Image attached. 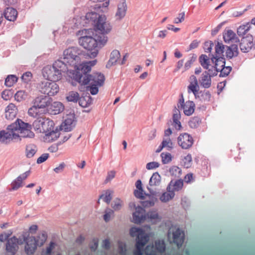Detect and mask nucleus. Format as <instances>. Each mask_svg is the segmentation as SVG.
Here are the masks:
<instances>
[{"mask_svg":"<svg viewBox=\"0 0 255 255\" xmlns=\"http://www.w3.org/2000/svg\"><path fill=\"white\" fill-rule=\"evenodd\" d=\"M212 77H210L206 72H204L199 79L201 86L205 89L209 88L211 86Z\"/></svg>","mask_w":255,"mask_h":255,"instance_id":"obj_26","label":"nucleus"},{"mask_svg":"<svg viewBox=\"0 0 255 255\" xmlns=\"http://www.w3.org/2000/svg\"><path fill=\"white\" fill-rule=\"evenodd\" d=\"M188 93H193L195 99H197L199 97V93H200L199 91V87L198 84L190 83L187 87Z\"/></svg>","mask_w":255,"mask_h":255,"instance_id":"obj_37","label":"nucleus"},{"mask_svg":"<svg viewBox=\"0 0 255 255\" xmlns=\"http://www.w3.org/2000/svg\"><path fill=\"white\" fill-rule=\"evenodd\" d=\"M86 77V79L83 80L81 85H89L87 86V90L90 91L93 95L97 94L99 91L98 87L103 86L105 80L104 75L101 73L96 72Z\"/></svg>","mask_w":255,"mask_h":255,"instance_id":"obj_5","label":"nucleus"},{"mask_svg":"<svg viewBox=\"0 0 255 255\" xmlns=\"http://www.w3.org/2000/svg\"><path fill=\"white\" fill-rule=\"evenodd\" d=\"M66 99L69 102H73L74 103H76L79 100V103L80 105L82 106V107H86L87 106V104H85V105L84 106L82 105V99L79 98V95L76 92H70L68 93V96L66 97Z\"/></svg>","mask_w":255,"mask_h":255,"instance_id":"obj_31","label":"nucleus"},{"mask_svg":"<svg viewBox=\"0 0 255 255\" xmlns=\"http://www.w3.org/2000/svg\"><path fill=\"white\" fill-rule=\"evenodd\" d=\"M253 36L251 34H248L243 37L240 43V48L242 52L247 53L249 52L253 46Z\"/></svg>","mask_w":255,"mask_h":255,"instance_id":"obj_13","label":"nucleus"},{"mask_svg":"<svg viewBox=\"0 0 255 255\" xmlns=\"http://www.w3.org/2000/svg\"><path fill=\"white\" fill-rule=\"evenodd\" d=\"M146 216L151 220L156 221L157 220H160L159 216L156 211H151L148 212L146 215Z\"/></svg>","mask_w":255,"mask_h":255,"instance_id":"obj_55","label":"nucleus"},{"mask_svg":"<svg viewBox=\"0 0 255 255\" xmlns=\"http://www.w3.org/2000/svg\"><path fill=\"white\" fill-rule=\"evenodd\" d=\"M144 231V230L141 228L132 227L129 230V234L132 237H136L137 238L139 236V234H141Z\"/></svg>","mask_w":255,"mask_h":255,"instance_id":"obj_51","label":"nucleus"},{"mask_svg":"<svg viewBox=\"0 0 255 255\" xmlns=\"http://www.w3.org/2000/svg\"><path fill=\"white\" fill-rule=\"evenodd\" d=\"M61 59L55 61L52 66H47L43 69V76L51 81H58L61 79L63 73H66L68 76L70 69H68Z\"/></svg>","mask_w":255,"mask_h":255,"instance_id":"obj_2","label":"nucleus"},{"mask_svg":"<svg viewBox=\"0 0 255 255\" xmlns=\"http://www.w3.org/2000/svg\"><path fill=\"white\" fill-rule=\"evenodd\" d=\"M44 121V118L43 117H38L32 124V126L35 131L37 132L40 133V130H41L42 124Z\"/></svg>","mask_w":255,"mask_h":255,"instance_id":"obj_41","label":"nucleus"},{"mask_svg":"<svg viewBox=\"0 0 255 255\" xmlns=\"http://www.w3.org/2000/svg\"><path fill=\"white\" fill-rule=\"evenodd\" d=\"M201 123V119L198 117L192 118L188 122L189 127L192 128H197Z\"/></svg>","mask_w":255,"mask_h":255,"instance_id":"obj_46","label":"nucleus"},{"mask_svg":"<svg viewBox=\"0 0 255 255\" xmlns=\"http://www.w3.org/2000/svg\"><path fill=\"white\" fill-rule=\"evenodd\" d=\"M183 186V180L181 178L174 181L172 180L167 186L168 189H171V191H178L182 189Z\"/></svg>","mask_w":255,"mask_h":255,"instance_id":"obj_27","label":"nucleus"},{"mask_svg":"<svg viewBox=\"0 0 255 255\" xmlns=\"http://www.w3.org/2000/svg\"><path fill=\"white\" fill-rule=\"evenodd\" d=\"M178 145L182 148L187 149L193 145L194 140L191 135L187 133H183L179 135L177 138Z\"/></svg>","mask_w":255,"mask_h":255,"instance_id":"obj_10","label":"nucleus"},{"mask_svg":"<svg viewBox=\"0 0 255 255\" xmlns=\"http://www.w3.org/2000/svg\"><path fill=\"white\" fill-rule=\"evenodd\" d=\"M113 192L110 190H107L105 193L100 196V198L102 199L104 202L107 204H109L112 199V194Z\"/></svg>","mask_w":255,"mask_h":255,"instance_id":"obj_45","label":"nucleus"},{"mask_svg":"<svg viewBox=\"0 0 255 255\" xmlns=\"http://www.w3.org/2000/svg\"><path fill=\"white\" fill-rule=\"evenodd\" d=\"M31 128V125L23 122L20 119H17L7 127V129L12 132L19 130L21 134L20 136L23 137H32L34 136V133L30 131Z\"/></svg>","mask_w":255,"mask_h":255,"instance_id":"obj_7","label":"nucleus"},{"mask_svg":"<svg viewBox=\"0 0 255 255\" xmlns=\"http://www.w3.org/2000/svg\"><path fill=\"white\" fill-rule=\"evenodd\" d=\"M155 247L156 250L160 253L164 252L165 250V246L164 241H158L155 242Z\"/></svg>","mask_w":255,"mask_h":255,"instance_id":"obj_57","label":"nucleus"},{"mask_svg":"<svg viewBox=\"0 0 255 255\" xmlns=\"http://www.w3.org/2000/svg\"><path fill=\"white\" fill-rule=\"evenodd\" d=\"M161 157L162 158V162L163 164L168 163L172 160L171 155L169 153H162L161 154Z\"/></svg>","mask_w":255,"mask_h":255,"instance_id":"obj_60","label":"nucleus"},{"mask_svg":"<svg viewBox=\"0 0 255 255\" xmlns=\"http://www.w3.org/2000/svg\"><path fill=\"white\" fill-rule=\"evenodd\" d=\"M82 32V34H85V35L79 38L80 45L90 51L88 55L91 58L96 57L98 53L96 48L98 45L100 47H103L107 42L108 37L105 35L106 33L101 32L99 34H96L95 37H93L91 35H87L90 34V32H93L92 29H84Z\"/></svg>","mask_w":255,"mask_h":255,"instance_id":"obj_1","label":"nucleus"},{"mask_svg":"<svg viewBox=\"0 0 255 255\" xmlns=\"http://www.w3.org/2000/svg\"><path fill=\"white\" fill-rule=\"evenodd\" d=\"M52 102V99L46 96H40L35 98L33 102V104H35L37 107L40 109H43L46 107H49L51 103Z\"/></svg>","mask_w":255,"mask_h":255,"instance_id":"obj_16","label":"nucleus"},{"mask_svg":"<svg viewBox=\"0 0 255 255\" xmlns=\"http://www.w3.org/2000/svg\"><path fill=\"white\" fill-rule=\"evenodd\" d=\"M120 57V52L117 50H113L111 53L110 58L106 65V67H108V66H111L114 64H115Z\"/></svg>","mask_w":255,"mask_h":255,"instance_id":"obj_33","label":"nucleus"},{"mask_svg":"<svg viewBox=\"0 0 255 255\" xmlns=\"http://www.w3.org/2000/svg\"><path fill=\"white\" fill-rule=\"evenodd\" d=\"M149 236L145 231L139 234L136 238L135 248L133 251L134 255H142L144 247L149 241Z\"/></svg>","mask_w":255,"mask_h":255,"instance_id":"obj_9","label":"nucleus"},{"mask_svg":"<svg viewBox=\"0 0 255 255\" xmlns=\"http://www.w3.org/2000/svg\"><path fill=\"white\" fill-rule=\"evenodd\" d=\"M76 121L74 116L67 117L63 123V127L65 131H70L75 127Z\"/></svg>","mask_w":255,"mask_h":255,"instance_id":"obj_25","label":"nucleus"},{"mask_svg":"<svg viewBox=\"0 0 255 255\" xmlns=\"http://www.w3.org/2000/svg\"><path fill=\"white\" fill-rule=\"evenodd\" d=\"M173 240L178 248L182 246L184 241V234L179 228L173 233Z\"/></svg>","mask_w":255,"mask_h":255,"instance_id":"obj_20","label":"nucleus"},{"mask_svg":"<svg viewBox=\"0 0 255 255\" xmlns=\"http://www.w3.org/2000/svg\"><path fill=\"white\" fill-rule=\"evenodd\" d=\"M3 15L7 20L13 21L17 17V12L15 9L8 7L5 9Z\"/></svg>","mask_w":255,"mask_h":255,"instance_id":"obj_28","label":"nucleus"},{"mask_svg":"<svg viewBox=\"0 0 255 255\" xmlns=\"http://www.w3.org/2000/svg\"><path fill=\"white\" fill-rule=\"evenodd\" d=\"M199 93V99L200 100L205 102H209L211 99V95L209 91H200Z\"/></svg>","mask_w":255,"mask_h":255,"instance_id":"obj_40","label":"nucleus"},{"mask_svg":"<svg viewBox=\"0 0 255 255\" xmlns=\"http://www.w3.org/2000/svg\"><path fill=\"white\" fill-rule=\"evenodd\" d=\"M60 133L57 129H52L48 133H46V136L49 140L54 141L59 136Z\"/></svg>","mask_w":255,"mask_h":255,"instance_id":"obj_47","label":"nucleus"},{"mask_svg":"<svg viewBox=\"0 0 255 255\" xmlns=\"http://www.w3.org/2000/svg\"><path fill=\"white\" fill-rule=\"evenodd\" d=\"M122 206L123 201L119 198H117L112 204V207L115 211L120 210Z\"/></svg>","mask_w":255,"mask_h":255,"instance_id":"obj_59","label":"nucleus"},{"mask_svg":"<svg viewBox=\"0 0 255 255\" xmlns=\"http://www.w3.org/2000/svg\"><path fill=\"white\" fill-rule=\"evenodd\" d=\"M210 57L209 58L205 54H201L199 58V61L202 67L207 69L210 66Z\"/></svg>","mask_w":255,"mask_h":255,"instance_id":"obj_36","label":"nucleus"},{"mask_svg":"<svg viewBox=\"0 0 255 255\" xmlns=\"http://www.w3.org/2000/svg\"><path fill=\"white\" fill-rule=\"evenodd\" d=\"M168 192H164L160 197V200L162 202H166L173 198L175 193L173 191L167 188Z\"/></svg>","mask_w":255,"mask_h":255,"instance_id":"obj_39","label":"nucleus"},{"mask_svg":"<svg viewBox=\"0 0 255 255\" xmlns=\"http://www.w3.org/2000/svg\"><path fill=\"white\" fill-rule=\"evenodd\" d=\"M212 63L218 70H220L222 67L225 66L226 61L224 55L218 57L214 54L209 55Z\"/></svg>","mask_w":255,"mask_h":255,"instance_id":"obj_19","label":"nucleus"},{"mask_svg":"<svg viewBox=\"0 0 255 255\" xmlns=\"http://www.w3.org/2000/svg\"><path fill=\"white\" fill-rule=\"evenodd\" d=\"M135 186L137 189L134 190L133 194L134 196L137 198L141 200H144L145 197L144 196V193H145L142 186V183L140 180H137L135 182Z\"/></svg>","mask_w":255,"mask_h":255,"instance_id":"obj_29","label":"nucleus"},{"mask_svg":"<svg viewBox=\"0 0 255 255\" xmlns=\"http://www.w3.org/2000/svg\"><path fill=\"white\" fill-rule=\"evenodd\" d=\"M36 146L33 144H29L26 146L25 155L28 158L32 157L37 152Z\"/></svg>","mask_w":255,"mask_h":255,"instance_id":"obj_35","label":"nucleus"},{"mask_svg":"<svg viewBox=\"0 0 255 255\" xmlns=\"http://www.w3.org/2000/svg\"><path fill=\"white\" fill-rule=\"evenodd\" d=\"M54 128V123L53 121L48 118H44V121L40 130V133H48L52 129Z\"/></svg>","mask_w":255,"mask_h":255,"instance_id":"obj_24","label":"nucleus"},{"mask_svg":"<svg viewBox=\"0 0 255 255\" xmlns=\"http://www.w3.org/2000/svg\"><path fill=\"white\" fill-rule=\"evenodd\" d=\"M27 97V93L24 91H18L14 95V98L17 102L25 100Z\"/></svg>","mask_w":255,"mask_h":255,"instance_id":"obj_48","label":"nucleus"},{"mask_svg":"<svg viewBox=\"0 0 255 255\" xmlns=\"http://www.w3.org/2000/svg\"><path fill=\"white\" fill-rule=\"evenodd\" d=\"M85 18L94 26L96 31L98 30L108 33L112 29V26L106 21V17L104 15H100L97 12L92 11L86 13Z\"/></svg>","mask_w":255,"mask_h":255,"instance_id":"obj_4","label":"nucleus"},{"mask_svg":"<svg viewBox=\"0 0 255 255\" xmlns=\"http://www.w3.org/2000/svg\"><path fill=\"white\" fill-rule=\"evenodd\" d=\"M17 108L12 103L9 104L6 108L5 111V117L8 120L14 118L17 114Z\"/></svg>","mask_w":255,"mask_h":255,"instance_id":"obj_23","label":"nucleus"},{"mask_svg":"<svg viewBox=\"0 0 255 255\" xmlns=\"http://www.w3.org/2000/svg\"><path fill=\"white\" fill-rule=\"evenodd\" d=\"M208 71H205L204 72H206L208 73V75L210 76V77H214L217 75L218 72L219 70L217 69V67H215L214 65H211L209 67V68L207 69Z\"/></svg>","mask_w":255,"mask_h":255,"instance_id":"obj_56","label":"nucleus"},{"mask_svg":"<svg viewBox=\"0 0 255 255\" xmlns=\"http://www.w3.org/2000/svg\"><path fill=\"white\" fill-rule=\"evenodd\" d=\"M147 189L149 191V193H144V196H146L148 199L140 202V204L143 208L153 207L157 201L156 197L157 193L149 187H147Z\"/></svg>","mask_w":255,"mask_h":255,"instance_id":"obj_12","label":"nucleus"},{"mask_svg":"<svg viewBox=\"0 0 255 255\" xmlns=\"http://www.w3.org/2000/svg\"><path fill=\"white\" fill-rule=\"evenodd\" d=\"M39 246L37 241L35 237L31 236L27 237L25 246V252L28 255H33Z\"/></svg>","mask_w":255,"mask_h":255,"instance_id":"obj_14","label":"nucleus"},{"mask_svg":"<svg viewBox=\"0 0 255 255\" xmlns=\"http://www.w3.org/2000/svg\"><path fill=\"white\" fill-rule=\"evenodd\" d=\"M171 175L174 178H180L182 174V170L176 166H173L169 169Z\"/></svg>","mask_w":255,"mask_h":255,"instance_id":"obj_42","label":"nucleus"},{"mask_svg":"<svg viewBox=\"0 0 255 255\" xmlns=\"http://www.w3.org/2000/svg\"><path fill=\"white\" fill-rule=\"evenodd\" d=\"M232 69V67L231 66H224L222 67L219 72H220L219 74V77H225L229 75L230 73L231 72Z\"/></svg>","mask_w":255,"mask_h":255,"instance_id":"obj_53","label":"nucleus"},{"mask_svg":"<svg viewBox=\"0 0 255 255\" xmlns=\"http://www.w3.org/2000/svg\"><path fill=\"white\" fill-rule=\"evenodd\" d=\"M29 236V233L27 232H23L21 236L18 238H17V245H22L24 243L26 242L27 237Z\"/></svg>","mask_w":255,"mask_h":255,"instance_id":"obj_58","label":"nucleus"},{"mask_svg":"<svg viewBox=\"0 0 255 255\" xmlns=\"http://www.w3.org/2000/svg\"><path fill=\"white\" fill-rule=\"evenodd\" d=\"M214 45V43L211 41H206L203 46V48L205 52L209 53L211 52L212 49V47Z\"/></svg>","mask_w":255,"mask_h":255,"instance_id":"obj_62","label":"nucleus"},{"mask_svg":"<svg viewBox=\"0 0 255 255\" xmlns=\"http://www.w3.org/2000/svg\"><path fill=\"white\" fill-rule=\"evenodd\" d=\"M180 118L181 116L179 110L175 107L173 110V114L172 117L173 122L179 121Z\"/></svg>","mask_w":255,"mask_h":255,"instance_id":"obj_64","label":"nucleus"},{"mask_svg":"<svg viewBox=\"0 0 255 255\" xmlns=\"http://www.w3.org/2000/svg\"><path fill=\"white\" fill-rule=\"evenodd\" d=\"M197 58V56L196 54H191V56L190 57V59L185 63L184 67V71L188 70L191 67V65L196 60Z\"/></svg>","mask_w":255,"mask_h":255,"instance_id":"obj_52","label":"nucleus"},{"mask_svg":"<svg viewBox=\"0 0 255 255\" xmlns=\"http://www.w3.org/2000/svg\"><path fill=\"white\" fill-rule=\"evenodd\" d=\"M32 74L30 72H26L23 74L21 76L22 80L25 83H28L30 81L32 78Z\"/></svg>","mask_w":255,"mask_h":255,"instance_id":"obj_63","label":"nucleus"},{"mask_svg":"<svg viewBox=\"0 0 255 255\" xmlns=\"http://www.w3.org/2000/svg\"><path fill=\"white\" fill-rule=\"evenodd\" d=\"M17 243V238L15 236H13L7 240L5 244L6 255H15L16 254L19 249Z\"/></svg>","mask_w":255,"mask_h":255,"instance_id":"obj_11","label":"nucleus"},{"mask_svg":"<svg viewBox=\"0 0 255 255\" xmlns=\"http://www.w3.org/2000/svg\"><path fill=\"white\" fill-rule=\"evenodd\" d=\"M81 50L77 47H71L63 51V57L61 58L68 69H72L77 67L80 62V55Z\"/></svg>","mask_w":255,"mask_h":255,"instance_id":"obj_6","label":"nucleus"},{"mask_svg":"<svg viewBox=\"0 0 255 255\" xmlns=\"http://www.w3.org/2000/svg\"><path fill=\"white\" fill-rule=\"evenodd\" d=\"M37 238L38 239L36 241H37L39 246L40 247L43 246L47 238V233L45 231H43L38 236H37Z\"/></svg>","mask_w":255,"mask_h":255,"instance_id":"obj_54","label":"nucleus"},{"mask_svg":"<svg viewBox=\"0 0 255 255\" xmlns=\"http://www.w3.org/2000/svg\"><path fill=\"white\" fill-rule=\"evenodd\" d=\"M184 113L185 115L189 116L191 115L195 110V104L193 101H188L183 108Z\"/></svg>","mask_w":255,"mask_h":255,"instance_id":"obj_32","label":"nucleus"},{"mask_svg":"<svg viewBox=\"0 0 255 255\" xmlns=\"http://www.w3.org/2000/svg\"><path fill=\"white\" fill-rule=\"evenodd\" d=\"M225 49V45L222 43L218 42L217 44L215 45V54L214 55L218 57L222 56V55H224L223 53Z\"/></svg>","mask_w":255,"mask_h":255,"instance_id":"obj_43","label":"nucleus"},{"mask_svg":"<svg viewBox=\"0 0 255 255\" xmlns=\"http://www.w3.org/2000/svg\"><path fill=\"white\" fill-rule=\"evenodd\" d=\"M114 214V211L110 208H107L105 211V214L104 215V220L105 222H107L111 219V216Z\"/></svg>","mask_w":255,"mask_h":255,"instance_id":"obj_61","label":"nucleus"},{"mask_svg":"<svg viewBox=\"0 0 255 255\" xmlns=\"http://www.w3.org/2000/svg\"><path fill=\"white\" fill-rule=\"evenodd\" d=\"M18 78L15 75H9L5 78L4 84L7 87H11L15 84Z\"/></svg>","mask_w":255,"mask_h":255,"instance_id":"obj_44","label":"nucleus"},{"mask_svg":"<svg viewBox=\"0 0 255 255\" xmlns=\"http://www.w3.org/2000/svg\"><path fill=\"white\" fill-rule=\"evenodd\" d=\"M145 211L143 208L138 206L135 208V212L132 214V222L135 224L143 222L146 219Z\"/></svg>","mask_w":255,"mask_h":255,"instance_id":"obj_15","label":"nucleus"},{"mask_svg":"<svg viewBox=\"0 0 255 255\" xmlns=\"http://www.w3.org/2000/svg\"><path fill=\"white\" fill-rule=\"evenodd\" d=\"M238 46L237 44H233L230 46L226 45L225 54L227 58L231 59L239 55Z\"/></svg>","mask_w":255,"mask_h":255,"instance_id":"obj_18","label":"nucleus"},{"mask_svg":"<svg viewBox=\"0 0 255 255\" xmlns=\"http://www.w3.org/2000/svg\"><path fill=\"white\" fill-rule=\"evenodd\" d=\"M21 177H17L11 183V188L9 191H14L17 190L19 188L22 187V182L19 179Z\"/></svg>","mask_w":255,"mask_h":255,"instance_id":"obj_49","label":"nucleus"},{"mask_svg":"<svg viewBox=\"0 0 255 255\" xmlns=\"http://www.w3.org/2000/svg\"><path fill=\"white\" fill-rule=\"evenodd\" d=\"M39 109L40 108L37 107L35 104H33V106L28 109V114L31 117L38 118V116H39Z\"/></svg>","mask_w":255,"mask_h":255,"instance_id":"obj_50","label":"nucleus"},{"mask_svg":"<svg viewBox=\"0 0 255 255\" xmlns=\"http://www.w3.org/2000/svg\"><path fill=\"white\" fill-rule=\"evenodd\" d=\"M161 181V176L158 172L154 173L150 178L149 185L150 186H158Z\"/></svg>","mask_w":255,"mask_h":255,"instance_id":"obj_38","label":"nucleus"},{"mask_svg":"<svg viewBox=\"0 0 255 255\" xmlns=\"http://www.w3.org/2000/svg\"><path fill=\"white\" fill-rule=\"evenodd\" d=\"M127 10V5L126 0H123L118 5V10L116 16L120 19L123 18L126 15Z\"/></svg>","mask_w":255,"mask_h":255,"instance_id":"obj_30","label":"nucleus"},{"mask_svg":"<svg viewBox=\"0 0 255 255\" xmlns=\"http://www.w3.org/2000/svg\"><path fill=\"white\" fill-rule=\"evenodd\" d=\"M224 41L226 43H239V38L236 34L231 29H225L223 33Z\"/></svg>","mask_w":255,"mask_h":255,"instance_id":"obj_17","label":"nucleus"},{"mask_svg":"<svg viewBox=\"0 0 255 255\" xmlns=\"http://www.w3.org/2000/svg\"><path fill=\"white\" fill-rule=\"evenodd\" d=\"M64 106L59 102H54L49 106L48 111L51 115H57L63 111Z\"/></svg>","mask_w":255,"mask_h":255,"instance_id":"obj_21","label":"nucleus"},{"mask_svg":"<svg viewBox=\"0 0 255 255\" xmlns=\"http://www.w3.org/2000/svg\"><path fill=\"white\" fill-rule=\"evenodd\" d=\"M39 91L41 93L48 96H53L59 90V85L55 81H43L39 84Z\"/></svg>","mask_w":255,"mask_h":255,"instance_id":"obj_8","label":"nucleus"},{"mask_svg":"<svg viewBox=\"0 0 255 255\" xmlns=\"http://www.w3.org/2000/svg\"><path fill=\"white\" fill-rule=\"evenodd\" d=\"M19 136L18 134H16L14 132H6L4 130L0 131V142L3 143L7 144L12 139V136Z\"/></svg>","mask_w":255,"mask_h":255,"instance_id":"obj_22","label":"nucleus"},{"mask_svg":"<svg viewBox=\"0 0 255 255\" xmlns=\"http://www.w3.org/2000/svg\"><path fill=\"white\" fill-rule=\"evenodd\" d=\"M96 63V60L86 62L82 64L80 62L75 68L70 69L68 76L81 84L83 80L86 78V76H89L90 75L89 73L91 70V67L94 66Z\"/></svg>","mask_w":255,"mask_h":255,"instance_id":"obj_3","label":"nucleus"},{"mask_svg":"<svg viewBox=\"0 0 255 255\" xmlns=\"http://www.w3.org/2000/svg\"><path fill=\"white\" fill-rule=\"evenodd\" d=\"M252 28L250 22H247L240 25L237 28V34L239 36H243L247 33V32Z\"/></svg>","mask_w":255,"mask_h":255,"instance_id":"obj_34","label":"nucleus"}]
</instances>
